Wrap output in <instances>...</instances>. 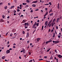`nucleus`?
<instances>
[{"mask_svg": "<svg viewBox=\"0 0 62 62\" xmlns=\"http://www.w3.org/2000/svg\"><path fill=\"white\" fill-rule=\"evenodd\" d=\"M6 53L7 54H9V53H10V50H8L6 51Z\"/></svg>", "mask_w": 62, "mask_h": 62, "instance_id": "f257e3e1", "label": "nucleus"}, {"mask_svg": "<svg viewBox=\"0 0 62 62\" xmlns=\"http://www.w3.org/2000/svg\"><path fill=\"white\" fill-rule=\"evenodd\" d=\"M29 23H26L24 24V25H25V26H26V25H27V27H28V25H29Z\"/></svg>", "mask_w": 62, "mask_h": 62, "instance_id": "f03ea898", "label": "nucleus"}, {"mask_svg": "<svg viewBox=\"0 0 62 62\" xmlns=\"http://www.w3.org/2000/svg\"><path fill=\"white\" fill-rule=\"evenodd\" d=\"M29 33L28 32L27 34L26 37L27 38H28V37H29Z\"/></svg>", "mask_w": 62, "mask_h": 62, "instance_id": "7ed1b4c3", "label": "nucleus"}, {"mask_svg": "<svg viewBox=\"0 0 62 62\" xmlns=\"http://www.w3.org/2000/svg\"><path fill=\"white\" fill-rule=\"evenodd\" d=\"M23 50V54H25V50L24 48H22Z\"/></svg>", "mask_w": 62, "mask_h": 62, "instance_id": "20e7f679", "label": "nucleus"}, {"mask_svg": "<svg viewBox=\"0 0 62 62\" xmlns=\"http://www.w3.org/2000/svg\"><path fill=\"white\" fill-rule=\"evenodd\" d=\"M38 3V1H37V0H36V1H33V2H32V3Z\"/></svg>", "mask_w": 62, "mask_h": 62, "instance_id": "39448f33", "label": "nucleus"}, {"mask_svg": "<svg viewBox=\"0 0 62 62\" xmlns=\"http://www.w3.org/2000/svg\"><path fill=\"white\" fill-rule=\"evenodd\" d=\"M57 8L58 9H59V3H58L57 6Z\"/></svg>", "mask_w": 62, "mask_h": 62, "instance_id": "423d86ee", "label": "nucleus"}, {"mask_svg": "<svg viewBox=\"0 0 62 62\" xmlns=\"http://www.w3.org/2000/svg\"><path fill=\"white\" fill-rule=\"evenodd\" d=\"M37 24V22H35L34 24L33 25V26H36V24Z\"/></svg>", "mask_w": 62, "mask_h": 62, "instance_id": "0eeeda50", "label": "nucleus"}, {"mask_svg": "<svg viewBox=\"0 0 62 62\" xmlns=\"http://www.w3.org/2000/svg\"><path fill=\"white\" fill-rule=\"evenodd\" d=\"M15 30H16L15 29H13V30H12V32H15Z\"/></svg>", "mask_w": 62, "mask_h": 62, "instance_id": "6e6552de", "label": "nucleus"}, {"mask_svg": "<svg viewBox=\"0 0 62 62\" xmlns=\"http://www.w3.org/2000/svg\"><path fill=\"white\" fill-rule=\"evenodd\" d=\"M41 39V38H38L37 39V40L38 41H39V40H40Z\"/></svg>", "mask_w": 62, "mask_h": 62, "instance_id": "1a4fd4ad", "label": "nucleus"}, {"mask_svg": "<svg viewBox=\"0 0 62 62\" xmlns=\"http://www.w3.org/2000/svg\"><path fill=\"white\" fill-rule=\"evenodd\" d=\"M32 6L33 7H36V5H35V4H33L32 5Z\"/></svg>", "mask_w": 62, "mask_h": 62, "instance_id": "9d476101", "label": "nucleus"}, {"mask_svg": "<svg viewBox=\"0 0 62 62\" xmlns=\"http://www.w3.org/2000/svg\"><path fill=\"white\" fill-rule=\"evenodd\" d=\"M51 12H53V11H52V9H51L49 11V13H50Z\"/></svg>", "mask_w": 62, "mask_h": 62, "instance_id": "9b49d317", "label": "nucleus"}, {"mask_svg": "<svg viewBox=\"0 0 62 62\" xmlns=\"http://www.w3.org/2000/svg\"><path fill=\"white\" fill-rule=\"evenodd\" d=\"M58 57L60 58H61L62 57V56L60 55V56H59V57Z\"/></svg>", "mask_w": 62, "mask_h": 62, "instance_id": "f8f14e48", "label": "nucleus"}, {"mask_svg": "<svg viewBox=\"0 0 62 62\" xmlns=\"http://www.w3.org/2000/svg\"><path fill=\"white\" fill-rule=\"evenodd\" d=\"M49 42H50L49 41H46V44H48V43H49Z\"/></svg>", "mask_w": 62, "mask_h": 62, "instance_id": "ddd939ff", "label": "nucleus"}, {"mask_svg": "<svg viewBox=\"0 0 62 62\" xmlns=\"http://www.w3.org/2000/svg\"><path fill=\"white\" fill-rule=\"evenodd\" d=\"M59 43V41H55V43L56 44L57 43Z\"/></svg>", "mask_w": 62, "mask_h": 62, "instance_id": "4468645a", "label": "nucleus"}, {"mask_svg": "<svg viewBox=\"0 0 62 62\" xmlns=\"http://www.w3.org/2000/svg\"><path fill=\"white\" fill-rule=\"evenodd\" d=\"M5 56H3L2 57V59H5Z\"/></svg>", "mask_w": 62, "mask_h": 62, "instance_id": "2eb2a0df", "label": "nucleus"}, {"mask_svg": "<svg viewBox=\"0 0 62 62\" xmlns=\"http://www.w3.org/2000/svg\"><path fill=\"white\" fill-rule=\"evenodd\" d=\"M43 27H44V26L43 25V26H42V29H41L42 30H43Z\"/></svg>", "mask_w": 62, "mask_h": 62, "instance_id": "dca6fc26", "label": "nucleus"}, {"mask_svg": "<svg viewBox=\"0 0 62 62\" xmlns=\"http://www.w3.org/2000/svg\"><path fill=\"white\" fill-rule=\"evenodd\" d=\"M0 22L2 23V22H3V19H2L0 20Z\"/></svg>", "mask_w": 62, "mask_h": 62, "instance_id": "f3484780", "label": "nucleus"}, {"mask_svg": "<svg viewBox=\"0 0 62 62\" xmlns=\"http://www.w3.org/2000/svg\"><path fill=\"white\" fill-rule=\"evenodd\" d=\"M53 13L51 14H50V16H52V15H53Z\"/></svg>", "mask_w": 62, "mask_h": 62, "instance_id": "a211bd4d", "label": "nucleus"}, {"mask_svg": "<svg viewBox=\"0 0 62 62\" xmlns=\"http://www.w3.org/2000/svg\"><path fill=\"white\" fill-rule=\"evenodd\" d=\"M12 35H13V34H12V33H11V34H10V36L11 37V36H12Z\"/></svg>", "mask_w": 62, "mask_h": 62, "instance_id": "6ab92c4d", "label": "nucleus"}, {"mask_svg": "<svg viewBox=\"0 0 62 62\" xmlns=\"http://www.w3.org/2000/svg\"><path fill=\"white\" fill-rule=\"evenodd\" d=\"M14 7V6H12L11 7V9H12V8H13Z\"/></svg>", "mask_w": 62, "mask_h": 62, "instance_id": "aec40b11", "label": "nucleus"}, {"mask_svg": "<svg viewBox=\"0 0 62 62\" xmlns=\"http://www.w3.org/2000/svg\"><path fill=\"white\" fill-rule=\"evenodd\" d=\"M47 23H48V21H46L45 23V24H47Z\"/></svg>", "mask_w": 62, "mask_h": 62, "instance_id": "412c9836", "label": "nucleus"}, {"mask_svg": "<svg viewBox=\"0 0 62 62\" xmlns=\"http://www.w3.org/2000/svg\"><path fill=\"white\" fill-rule=\"evenodd\" d=\"M54 21H55V19H53V20L52 22H54Z\"/></svg>", "mask_w": 62, "mask_h": 62, "instance_id": "4be33fe9", "label": "nucleus"}, {"mask_svg": "<svg viewBox=\"0 0 62 62\" xmlns=\"http://www.w3.org/2000/svg\"><path fill=\"white\" fill-rule=\"evenodd\" d=\"M52 25V23H51L49 25V27H51V26Z\"/></svg>", "mask_w": 62, "mask_h": 62, "instance_id": "5701e85b", "label": "nucleus"}, {"mask_svg": "<svg viewBox=\"0 0 62 62\" xmlns=\"http://www.w3.org/2000/svg\"><path fill=\"white\" fill-rule=\"evenodd\" d=\"M27 2H28V3H29L30 1H29V0H26Z\"/></svg>", "mask_w": 62, "mask_h": 62, "instance_id": "b1692460", "label": "nucleus"}, {"mask_svg": "<svg viewBox=\"0 0 62 62\" xmlns=\"http://www.w3.org/2000/svg\"><path fill=\"white\" fill-rule=\"evenodd\" d=\"M5 16L4 15H3L2 16V18L3 19H4L5 18Z\"/></svg>", "mask_w": 62, "mask_h": 62, "instance_id": "393cba45", "label": "nucleus"}, {"mask_svg": "<svg viewBox=\"0 0 62 62\" xmlns=\"http://www.w3.org/2000/svg\"><path fill=\"white\" fill-rule=\"evenodd\" d=\"M23 23H25V20H23Z\"/></svg>", "mask_w": 62, "mask_h": 62, "instance_id": "a878e982", "label": "nucleus"}, {"mask_svg": "<svg viewBox=\"0 0 62 62\" xmlns=\"http://www.w3.org/2000/svg\"><path fill=\"white\" fill-rule=\"evenodd\" d=\"M17 11L18 12H19V11H20V10L19 9H17Z\"/></svg>", "mask_w": 62, "mask_h": 62, "instance_id": "bb28decb", "label": "nucleus"}, {"mask_svg": "<svg viewBox=\"0 0 62 62\" xmlns=\"http://www.w3.org/2000/svg\"><path fill=\"white\" fill-rule=\"evenodd\" d=\"M59 18H58L57 20V22H58V21H59Z\"/></svg>", "mask_w": 62, "mask_h": 62, "instance_id": "cd10ccee", "label": "nucleus"}, {"mask_svg": "<svg viewBox=\"0 0 62 62\" xmlns=\"http://www.w3.org/2000/svg\"><path fill=\"white\" fill-rule=\"evenodd\" d=\"M29 55H30L31 54V53L30 52H29Z\"/></svg>", "mask_w": 62, "mask_h": 62, "instance_id": "c85d7f7f", "label": "nucleus"}, {"mask_svg": "<svg viewBox=\"0 0 62 62\" xmlns=\"http://www.w3.org/2000/svg\"><path fill=\"white\" fill-rule=\"evenodd\" d=\"M52 20H51L50 21H49L48 23H51V22H52Z\"/></svg>", "mask_w": 62, "mask_h": 62, "instance_id": "c756f323", "label": "nucleus"}, {"mask_svg": "<svg viewBox=\"0 0 62 62\" xmlns=\"http://www.w3.org/2000/svg\"><path fill=\"white\" fill-rule=\"evenodd\" d=\"M49 5H52V3H51V2H49Z\"/></svg>", "mask_w": 62, "mask_h": 62, "instance_id": "7c9ffc66", "label": "nucleus"}, {"mask_svg": "<svg viewBox=\"0 0 62 62\" xmlns=\"http://www.w3.org/2000/svg\"><path fill=\"white\" fill-rule=\"evenodd\" d=\"M39 23H38L37 24H36V25L37 26H39Z\"/></svg>", "mask_w": 62, "mask_h": 62, "instance_id": "2f4dec72", "label": "nucleus"}, {"mask_svg": "<svg viewBox=\"0 0 62 62\" xmlns=\"http://www.w3.org/2000/svg\"><path fill=\"white\" fill-rule=\"evenodd\" d=\"M54 23H52V27H53L54 26Z\"/></svg>", "mask_w": 62, "mask_h": 62, "instance_id": "473e14b6", "label": "nucleus"}, {"mask_svg": "<svg viewBox=\"0 0 62 62\" xmlns=\"http://www.w3.org/2000/svg\"><path fill=\"white\" fill-rule=\"evenodd\" d=\"M51 31V29H49V30H48V32H50Z\"/></svg>", "mask_w": 62, "mask_h": 62, "instance_id": "72a5a7b5", "label": "nucleus"}, {"mask_svg": "<svg viewBox=\"0 0 62 62\" xmlns=\"http://www.w3.org/2000/svg\"><path fill=\"white\" fill-rule=\"evenodd\" d=\"M16 36H17V35H16L14 37H13V38H12L11 39H14V38H15V37H16Z\"/></svg>", "mask_w": 62, "mask_h": 62, "instance_id": "f704fd0d", "label": "nucleus"}, {"mask_svg": "<svg viewBox=\"0 0 62 62\" xmlns=\"http://www.w3.org/2000/svg\"><path fill=\"white\" fill-rule=\"evenodd\" d=\"M51 49H48V50H47V52H48Z\"/></svg>", "mask_w": 62, "mask_h": 62, "instance_id": "c9c22d12", "label": "nucleus"}, {"mask_svg": "<svg viewBox=\"0 0 62 62\" xmlns=\"http://www.w3.org/2000/svg\"><path fill=\"white\" fill-rule=\"evenodd\" d=\"M33 12V10H31V12Z\"/></svg>", "mask_w": 62, "mask_h": 62, "instance_id": "e433bc0d", "label": "nucleus"}, {"mask_svg": "<svg viewBox=\"0 0 62 62\" xmlns=\"http://www.w3.org/2000/svg\"><path fill=\"white\" fill-rule=\"evenodd\" d=\"M49 41V42H50L52 41V40L50 39L49 40V41Z\"/></svg>", "mask_w": 62, "mask_h": 62, "instance_id": "4c0bfd02", "label": "nucleus"}, {"mask_svg": "<svg viewBox=\"0 0 62 62\" xmlns=\"http://www.w3.org/2000/svg\"><path fill=\"white\" fill-rule=\"evenodd\" d=\"M50 23H48V24L47 26H47H49V25H50Z\"/></svg>", "mask_w": 62, "mask_h": 62, "instance_id": "58836bf2", "label": "nucleus"}, {"mask_svg": "<svg viewBox=\"0 0 62 62\" xmlns=\"http://www.w3.org/2000/svg\"><path fill=\"white\" fill-rule=\"evenodd\" d=\"M47 58V56H45L44 57V58Z\"/></svg>", "mask_w": 62, "mask_h": 62, "instance_id": "ea45409f", "label": "nucleus"}, {"mask_svg": "<svg viewBox=\"0 0 62 62\" xmlns=\"http://www.w3.org/2000/svg\"><path fill=\"white\" fill-rule=\"evenodd\" d=\"M56 29H58V26H57L56 27Z\"/></svg>", "mask_w": 62, "mask_h": 62, "instance_id": "a19ab883", "label": "nucleus"}, {"mask_svg": "<svg viewBox=\"0 0 62 62\" xmlns=\"http://www.w3.org/2000/svg\"><path fill=\"white\" fill-rule=\"evenodd\" d=\"M53 31H54V30H53V29H52L51 31V32H53Z\"/></svg>", "mask_w": 62, "mask_h": 62, "instance_id": "79ce46f5", "label": "nucleus"}, {"mask_svg": "<svg viewBox=\"0 0 62 62\" xmlns=\"http://www.w3.org/2000/svg\"><path fill=\"white\" fill-rule=\"evenodd\" d=\"M23 34H24V33H25V32H24V31H23Z\"/></svg>", "mask_w": 62, "mask_h": 62, "instance_id": "37998d69", "label": "nucleus"}, {"mask_svg": "<svg viewBox=\"0 0 62 62\" xmlns=\"http://www.w3.org/2000/svg\"><path fill=\"white\" fill-rule=\"evenodd\" d=\"M52 58H53V57L51 56V57L50 58V59H53Z\"/></svg>", "mask_w": 62, "mask_h": 62, "instance_id": "c03bdc74", "label": "nucleus"}, {"mask_svg": "<svg viewBox=\"0 0 62 62\" xmlns=\"http://www.w3.org/2000/svg\"><path fill=\"white\" fill-rule=\"evenodd\" d=\"M16 12V11H15V10L14 11V13H15Z\"/></svg>", "mask_w": 62, "mask_h": 62, "instance_id": "a18cd8bd", "label": "nucleus"}, {"mask_svg": "<svg viewBox=\"0 0 62 62\" xmlns=\"http://www.w3.org/2000/svg\"><path fill=\"white\" fill-rule=\"evenodd\" d=\"M2 4H3V3L1 2L0 3V5H2Z\"/></svg>", "mask_w": 62, "mask_h": 62, "instance_id": "49530a36", "label": "nucleus"}, {"mask_svg": "<svg viewBox=\"0 0 62 62\" xmlns=\"http://www.w3.org/2000/svg\"><path fill=\"white\" fill-rule=\"evenodd\" d=\"M37 23H39V20H38L37 21Z\"/></svg>", "mask_w": 62, "mask_h": 62, "instance_id": "de8ad7c7", "label": "nucleus"}, {"mask_svg": "<svg viewBox=\"0 0 62 62\" xmlns=\"http://www.w3.org/2000/svg\"><path fill=\"white\" fill-rule=\"evenodd\" d=\"M8 32L7 33H6V36H7V35H8Z\"/></svg>", "mask_w": 62, "mask_h": 62, "instance_id": "09e8293b", "label": "nucleus"}, {"mask_svg": "<svg viewBox=\"0 0 62 62\" xmlns=\"http://www.w3.org/2000/svg\"><path fill=\"white\" fill-rule=\"evenodd\" d=\"M55 41H53V43H55Z\"/></svg>", "mask_w": 62, "mask_h": 62, "instance_id": "8fccbe9b", "label": "nucleus"}, {"mask_svg": "<svg viewBox=\"0 0 62 62\" xmlns=\"http://www.w3.org/2000/svg\"><path fill=\"white\" fill-rule=\"evenodd\" d=\"M22 4H20V7L21 8V7H22Z\"/></svg>", "mask_w": 62, "mask_h": 62, "instance_id": "3c124183", "label": "nucleus"}, {"mask_svg": "<svg viewBox=\"0 0 62 62\" xmlns=\"http://www.w3.org/2000/svg\"><path fill=\"white\" fill-rule=\"evenodd\" d=\"M38 18V16H37L36 17H34V19H35V18Z\"/></svg>", "mask_w": 62, "mask_h": 62, "instance_id": "603ef678", "label": "nucleus"}, {"mask_svg": "<svg viewBox=\"0 0 62 62\" xmlns=\"http://www.w3.org/2000/svg\"><path fill=\"white\" fill-rule=\"evenodd\" d=\"M55 52H56V53H57V52L56 51V50H55Z\"/></svg>", "mask_w": 62, "mask_h": 62, "instance_id": "864d4df0", "label": "nucleus"}, {"mask_svg": "<svg viewBox=\"0 0 62 62\" xmlns=\"http://www.w3.org/2000/svg\"><path fill=\"white\" fill-rule=\"evenodd\" d=\"M48 12H47L46 14V15H47V14H48Z\"/></svg>", "mask_w": 62, "mask_h": 62, "instance_id": "5fc2aeb1", "label": "nucleus"}, {"mask_svg": "<svg viewBox=\"0 0 62 62\" xmlns=\"http://www.w3.org/2000/svg\"><path fill=\"white\" fill-rule=\"evenodd\" d=\"M43 60V59H39V60Z\"/></svg>", "mask_w": 62, "mask_h": 62, "instance_id": "6e6d98bb", "label": "nucleus"}, {"mask_svg": "<svg viewBox=\"0 0 62 62\" xmlns=\"http://www.w3.org/2000/svg\"><path fill=\"white\" fill-rule=\"evenodd\" d=\"M12 50V49L11 48H10L9 49V50Z\"/></svg>", "mask_w": 62, "mask_h": 62, "instance_id": "4d7b16f0", "label": "nucleus"}, {"mask_svg": "<svg viewBox=\"0 0 62 62\" xmlns=\"http://www.w3.org/2000/svg\"><path fill=\"white\" fill-rule=\"evenodd\" d=\"M45 5H49V4H45Z\"/></svg>", "mask_w": 62, "mask_h": 62, "instance_id": "13d9d810", "label": "nucleus"}, {"mask_svg": "<svg viewBox=\"0 0 62 62\" xmlns=\"http://www.w3.org/2000/svg\"><path fill=\"white\" fill-rule=\"evenodd\" d=\"M38 10H39V9L35 10V11H38Z\"/></svg>", "mask_w": 62, "mask_h": 62, "instance_id": "bf43d9fd", "label": "nucleus"}, {"mask_svg": "<svg viewBox=\"0 0 62 62\" xmlns=\"http://www.w3.org/2000/svg\"><path fill=\"white\" fill-rule=\"evenodd\" d=\"M32 60H31L30 61H29V62H32Z\"/></svg>", "mask_w": 62, "mask_h": 62, "instance_id": "052dcab7", "label": "nucleus"}, {"mask_svg": "<svg viewBox=\"0 0 62 62\" xmlns=\"http://www.w3.org/2000/svg\"><path fill=\"white\" fill-rule=\"evenodd\" d=\"M9 16H8V17H7V18L8 19H9Z\"/></svg>", "mask_w": 62, "mask_h": 62, "instance_id": "680f3d73", "label": "nucleus"}, {"mask_svg": "<svg viewBox=\"0 0 62 62\" xmlns=\"http://www.w3.org/2000/svg\"><path fill=\"white\" fill-rule=\"evenodd\" d=\"M2 49H4V47H2Z\"/></svg>", "mask_w": 62, "mask_h": 62, "instance_id": "e2e57ef3", "label": "nucleus"}, {"mask_svg": "<svg viewBox=\"0 0 62 62\" xmlns=\"http://www.w3.org/2000/svg\"><path fill=\"white\" fill-rule=\"evenodd\" d=\"M32 45V43H31L30 44V45L31 46V45Z\"/></svg>", "mask_w": 62, "mask_h": 62, "instance_id": "0e129e2a", "label": "nucleus"}, {"mask_svg": "<svg viewBox=\"0 0 62 62\" xmlns=\"http://www.w3.org/2000/svg\"><path fill=\"white\" fill-rule=\"evenodd\" d=\"M8 5H10V3H8Z\"/></svg>", "mask_w": 62, "mask_h": 62, "instance_id": "69168bd1", "label": "nucleus"}, {"mask_svg": "<svg viewBox=\"0 0 62 62\" xmlns=\"http://www.w3.org/2000/svg\"><path fill=\"white\" fill-rule=\"evenodd\" d=\"M19 59H21L22 58H21V57L19 56Z\"/></svg>", "mask_w": 62, "mask_h": 62, "instance_id": "338daca9", "label": "nucleus"}, {"mask_svg": "<svg viewBox=\"0 0 62 62\" xmlns=\"http://www.w3.org/2000/svg\"><path fill=\"white\" fill-rule=\"evenodd\" d=\"M47 15H46V14H45L44 15V17H45Z\"/></svg>", "mask_w": 62, "mask_h": 62, "instance_id": "774afa93", "label": "nucleus"}]
</instances>
